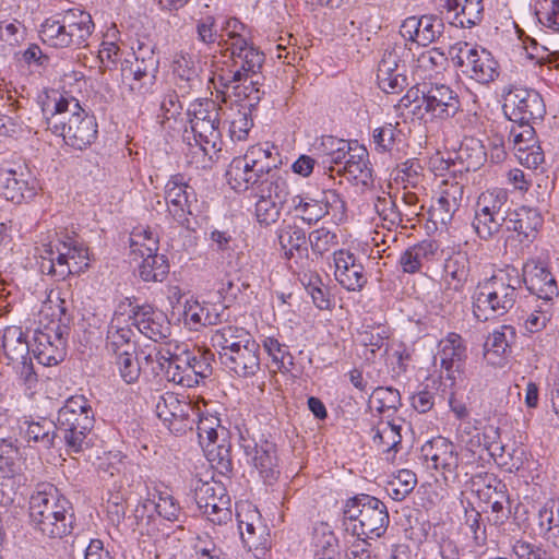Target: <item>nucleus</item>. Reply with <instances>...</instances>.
Segmentation results:
<instances>
[{
	"label": "nucleus",
	"mask_w": 559,
	"mask_h": 559,
	"mask_svg": "<svg viewBox=\"0 0 559 559\" xmlns=\"http://www.w3.org/2000/svg\"><path fill=\"white\" fill-rule=\"evenodd\" d=\"M278 151L267 143L249 147L245 155L233 158L226 178L236 191L252 189L255 202L254 215L261 226L276 223L288 194L287 171L280 168Z\"/></svg>",
	"instance_id": "obj_1"
},
{
	"label": "nucleus",
	"mask_w": 559,
	"mask_h": 559,
	"mask_svg": "<svg viewBox=\"0 0 559 559\" xmlns=\"http://www.w3.org/2000/svg\"><path fill=\"white\" fill-rule=\"evenodd\" d=\"M29 520L35 531L49 538H62L72 533V503L57 487L40 484L29 498Z\"/></svg>",
	"instance_id": "obj_2"
},
{
	"label": "nucleus",
	"mask_w": 559,
	"mask_h": 559,
	"mask_svg": "<svg viewBox=\"0 0 559 559\" xmlns=\"http://www.w3.org/2000/svg\"><path fill=\"white\" fill-rule=\"evenodd\" d=\"M503 112L512 122L509 130V141L518 151L533 144L535 136L534 124L542 121L546 115V105L542 95L527 87L512 86L504 94Z\"/></svg>",
	"instance_id": "obj_3"
},
{
	"label": "nucleus",
	"mask_w": 559,
	"mask_h": 559,
	"mask_svg": "<svg viewBox=\"0 0 559 559\" xmlns=\"http://www.w3.org/2000/svg\"><path fill=\"white\" fill-rule=\"evenodd\" d=\"M520 289L518 269L508 266L498 271L476 286L473 294L474 316L483 322L504 316L514 307Z\"/></svg>",
	"instance_id": "obj_4"
},
{
	"label": "nucleus",
	"mask_w": 559,
	"mask_h": 559,
	"mask_svg": "<svg viewBox=\"0 0 559 559\" xmlns=\"http://www.w3.org/2000/svg\"><path fill=\"white\" fill-rule=\"evenodd\" d=\"M95 418L92 406L83 395L69 397L59 409L56 430L63 439L67 451L79 453L91 447L88 438Z\"/></svg>",
	"instance_id": "obj_5"
},
{
	"label": "nucleus",
	"mask_w": 559,
	"mask_h": 559,
	"mask_svg": "<svg viewBox=\"0 0 559 559\" xmlns=\"http://www.w3.org/2000/svg\"><path fill=\"white\" fill-rule=\"evenodd\" d=\"M353 535L374 539L384 535L390 523L388 507L380 499L359 493L346 500L343 509Z\"/></svg>",
	"instance_id": "obj_6"
},
{
	"label": "nucleus",
	"mask_w": 559,
	"mask_h": 559,
	"mask_svg": "<svg viewBox=\"0 0 559 559\" xmlns=\"http://www.w3.org/2000/svg\"><path fill=\"white\" fill-rule=\"evenodd\" d=\"M45 254H55L60 278L81 274L90 267L88 247L76 235L56 233L55 239L43 243Z\"/></svg>",
	"instance_id": "obj_7"
},
{
	"label": "nucleus",
	"mask_w": 559,
	"mask_h": 559,
	"mask_svg": "<svg viewBox=\"0 0 559 559\" xmlns=\"http://www.w3.org/2000/svg\"><path fill=\"white\" fill-rule=\"evenodd\" d=\"M456 68L467 78L480 84H489L499 76L498 62L485 48H472L467 43H457L449 50Z\"/></svg>",
	"instance_id": "obj_8"
},
{
	"label": "nucleus",
	"mask_w": 559,
	"mask_h": 559,
	"mask_svg": "<svg viewBox=\"0 0 559 559\" xmlns=\"http://www.w3.org/2000/svg\"><path fill=\"white\" fill-rule=\"evenodd\" d=\"M191 359L187 344L168 343L156 352V360L165 369L168 381L185 388L198 385V379L192 376Z\"/></svg>",
	"instance_id": "obj_9"
},
{
	"label": "nucleus",
	"mask_w": 559,
	"mask_h": 559,
	"mask_svg": "<svg viewBox=\"0 0 559 559\" xmlns=\"http://www.w3.org/2000/svg\"><path fill=\"white\" fill-rule=\"evenodd\" d=\"M421 455L428 468L440 473L447 486L460 483L463 468L454 444L445 438H437L421 448Z\"/></svg>",
	"instance_id": "obj_10"
},
{
	"label": "nucleus",
	"mask_w": 559,
	"mask_h": 559,
	"mask_svg": "<svg viewBox=\"0 0 559 559\" xmlns=\"http://www.w3.org/2000/svg\"><path fill=\"white\" fill-rule=\"evenodd\" d=\"M157 417L175 433L192 430L199 417V411L189 402L180 401L173 392L154 396Z\"/></svg>",
	"instance_id": "obj_11"
},
{
	"label": "nucleus",
	"mask_w": 559,
	"mask_h": 559,
	"mask_svg": "<svg viewBox=\"0 0 559 559\" xmlns=\"http://www.w3.org/2000/svg\"><path fill=\"white\" fill-rule=\"evenodd\" d=\"M238 25L243 27L236 19L226 22L225 29H233L227 33L228 38L225 43L227 50L230 51L231 63L240 72H245V76L248 79L261 71L265 56L258 47L236 32Z\"/></svg>",
	"instance_id": "obj_12"
},
{
	"label": "nucleus",
	"mask_w": 559,
	"mask_h": 559,
	"mask_svg": "<svg viewBox=\"0 0 559 559\" xmlns=\"http://www.w3.org/2000/svg\"><path fill=\"white\" fill-rule=\"evenodd\" d=\"M247 462L252 464L259 472L260 477L266 485H272L280 476L278 456L275 443L267 440H260L240 437Z\"/></svg>",
	"instance_id": "obj_13"
},
{
	"label": "nucleus",
	"mask_w": 559,
	"mask_h": 559,
	"mask_svg": "<svg viewBox=\"0 0 559 559\" xmlns=\"http://www.w3.org/2000/svg\"><path fill=\"white\" fill-rule=\"evenodd\" d=\"M130 312L128 320L145 337L160 342L167 338L171 333V325L166 314L148 304L134 305L127 299Z\"/></svg>",
	"instance_id": "obj_14"
},
{
	"label": "nucleus",
	"mask_w": 559,
	"mask_h": 559,
	"mask_svg": "<svg viewBox=\"0 0 559 559\" xmlns=\"http://www.w3.org/2000/svg\"><path fill=\"white\" fill-rule=\"evenodd\" d=\"M424 114L430 118L449 119L461 109L457 93L443 83L424 84L423 87Z\"/></svg>",
	"instance_id": "obj_15"
},
{
	"label": "nucleus",
	"mask_w": 559,
	"mask_h": 559,
	"mask_svg": "<svg viewBox=\"0 0 559 559\" xmlns=\"http://www.w3.org/2000/svg\"><path fill=\"white\" fill-rule=\"evenodd\" d=\"M521 286L524 284L527 290L536 295L543 302H552L558 297V284L546 262L530 259L520 273Z\"/></svg>",
	"instance_id": "obj_16"
},
{
	"label": "nucleus",
	"mask_w": 559,
	"mask_h": 559,
	"mask_svg": "<svg viewBox=\"0 0 559 559\" xmlns=\"http://www.w3.org/2000/svg\"><path fill=\"white\" fill-rule=\"evenodd\" d=\"M62 122L53 121L55 134L62 136L64 143L74 150H85L97 139L98 126L96 118L84 109L81 114L72 115L68 120V128Z\"/></svg>",
	"instance_id": "obj_17"
},
{
	"label": "nucleus",
	"mask_w": 559,
	"mask_h": 559,
	"mask_svg": "<svg viewBox=\"0 0 559 559\" xmlns=\"http://www.w3.org/2000/svg\"><path fill=\"white\" fill-rule=\"evenodd\" d=\"M404 50L401 46L386 48L379 61L377 81L386 94H399L408 85L404 64H401Z\"/></svg>",
	"instance_id": "obj_18"
},
{
	"label": "nucleus",
	"mask_w": 559,
	"mask_h": 559,
	"mask_svg": "<svg viewBox=\"0 0 559 559\" xmlns=\"http://www.w3.org/2000/svg\"><path fill=\"white\" fill-rule=\"evenodd\" d=\"M165 200L168 213L181 226H189L191 205L197 202L195 192L188 185L182 174L170 177L165 188Z\"/></svg>",
	"instance_id": "obj_19"
},
{
	"label": "nucleus",
	"mask_w": 559,
	"mask_h": 559,
	"mask_svg": "<svg viewBox=\"0 0 559 559\" xmlns=\"http://www.w3.org/2000/svg\"><path fill=\"white\" fill-rule=\"evenodd\" d=\"M444 27L443 20L436 14L413 15L403 21L400 34L405 40L426 47L442 36Z\"/></svg>",
	"instance_id": "obj_20"
},
{
	"label": "nucleus",
	"mask_w": 559,
	"mask_h": 559,
	"mask_svg": "<svg viewBox=\"0 0 559 559\" xmlns=\"http://www.w3.org/2000/svg\"><path fill=\"white\" fill-rule=\"evenodd\" d=\"M0 193L9 201L21 203L35 194L31 171L24 165L0 167Z\"/></svg>",
	"instance_id": "obj_21"
},
{
	"label": "nucleus",
	"mask_w": 559,
	"mask_h": 559,
	"mask_svg": "<svg viewBox=\"0 0 559 559\" xmlns=\"http://www.w3.org/2000/svg\"><path fill=\"white\" fill-rule=\"evenodd\" d=\"M439 357L442 372L445 373V378L453 385L464 373L467 359V347L462 336L456 333H449L440 342Z\"/></svg>",
	"instance_id": "obj_22"
},
{
	"label": "nucleus",
	"mask_w": 559,
	"mask_h": 559,
	"mask_svg": "<svg viewBox=\"0 0 559 559\" xmlns=\"http://www.w3.org/2000/svg\"><path fill=\"white\" fill-rule=\"evenodd\" d=\"M246 338L241 347L221 360L229 372L241 378L252 377L260 370V345L251 334Z\"/></svg>",
	"instance_id": "obj_23"
},
{
	"label": "nucleus",
	"mask_w": 559,
	"mask_h": 559,
	"mask_svg": "<svg viewBox=\"0 0 559 559\" xmlns=\"http://www.w3.org/2000/svg\"><path fill=\"white\" fill-rule=\"evenodd\" d=\"M159 67L126 59L121 64V75L128 84L129 90L139 95L145 96L154 92L157 82Z\"/></svg>",
	"instance_id": "obj_24"
},
{
	"label": "nucleus",
	"mask_w": 559,
	"mask_h": 559,
	"mask_svg": "<svg viewBox=\"0 0 559 559\" xmlns=\"http://www.w3.org/2000/svg\"><path fill=\"white\" fill-rule=\"evenodd\" d=\"M41 110L46 119L47 129L55 134L53 121L62 122L60 126L64 124V129H67L69 118L72 115L81 114L83 108L76 98L52 91L41 102Z\"/></svg>",
	"instance_id": "obj_25"
},
{
	"label": "nucleus",
	"mask_w": 559,
	"mask_h": 559,
	"mask_svg": "<svg viewBox=\"0 0 559 559\" xmlns=\"http://www.w3.org/2000/svg\"><path fill=\"white\" fill-rule=\"evenodd\" d=\"M335 278L348 292H360L367 283L364 266L354 253L340 250L334 252Z\"/></svg>",
	"instance_id": "obj_26"
},
{
	"label": "nucleus",
	"mask_w": 559,
	"mask_h": 559,
	"mask_svg": "<svg viewBox=\"0 0 559 559\" xmlns=\"http://www.w3.org/2000/svg\"><path fill=\"white\" fill-rule=\"evenodd\" d=\"M144 250L139 249L142 262L139 265V276L144 282H163L169 273L168 260L164 254H158V239L150 238L144 243Z\"/></svg>",
	"instance_id": "obj_27"
},
{
	"label": "nucleus",
	"mask_w": 559,
	"mask_h": 559,
	"mask_svg": "<svg viewBox=\"0 0 559 559\" xmlns=\"http://www.w3.org/2000/svg\"><path fill=\"white\" fill-rule=\"evenodd\" d=\"M226 306L221 302L187 301L185 306V321L190 329L198 331L206 325H216L224 320Z\"/></svg>",
	"instance_id": "obj_28"
},
{
	"label": "nucleus",
	"mask_w": 559,
	"mask_h": 559,
	"mask_svg": "<svg viewBox=\"0 0 559 559\" xmlns=\"http://www.w3.org/2000/svg\"><path fill=\"white\" fill-rule=\"evenodd\" d=\"M334 173L338 176L346 177L347 180L368 186L372 182V168L369 160V153L364 145L354 144V157L352 163L346 166L336 168L331 166L330 177H334Z\"/></svg>",
	"instance_id": "obj_29"
},
{
	"label": "nucleus",
	"mask_w": 559,
	"mask_h": 559,
	"mask_svg": "<svg viewBox=\"0 0 559 559\" xmlns=\"http://www.w3.org/2000/svg\"><path fill=\"white\" fill-rule=\"evenodd\" d=\"M371 144L376 153L397 157L406 145L405 134L399 122H385L372 130Z\"/></svg>",
	"instance_id": "obj_30"
},
{
	"label": "nucleus",
	"mask_w": 559,
	"mask_h": 559,
	"mask_svg": "<svg viewBox=\"0 0 559 559\" xmlns=\"http://www.w3.org/2000/svg\"><path fill=\"white\" fill-rule=\"evenodd\" d=\"M134 332L124 319L123 313L116 310L108 325L106 349L112 355L126 354V352L135 349L131 341Z\"/></svg>",
	"instance_id": "obj_31"
},
{
	"label": "nucleus",
	"mask_w": 559,
	"mask_h": 559,
	"mask_svg": "<svg viewBox=\"0 0 559 559\" xmlns=\"http://www.w3.org/2000/svg\"><path fill=\"white\" fill-rule=\"evenodd\" d=\"M354 144L358 141H347L334 136H323L321 148L323 152L322 164L325 169L324 174L330 173L331 166L340 168L352 163L354 157Z\"/></svg>",
	"instance_id": "obj_32"
},
{
	"label": "nucleus",
	"mask_w": 559,
	"mask_h": 559,
	"mask_svg": "<svg viewBox=\"0 0 559 559\" xmlns=\"http://www.w3.org/2000/svg\"><path fill=\"white\" fill-rule=\"evenodd\" d=\"M543 216L536 209L522 206L510 212L506 222L507 231H515L522 236L521 241L534 238L543 225Z\"/></svg>",
	"instance_id": "obj_33"
},
{
	"label": "nucleus",
	"mask_w": 559,
	"mask_h": 559,
	"mask_svg": "<svg viewBox=\"0 0 559 559\" xmlns=\"http://www.w3.org/2000/svg\"><path fill=\"white\" fill-rule=\"evenodd\" d=\"M444 8L453 13L451 24L462 28H472L483 20V0H447Z\"/></svg>",
	"instance_id": "obj_34"
},
{
	"label": "nucleus",
	"mask_w": 559,
	"mask_h": 559,
	"mask_svg": "<svg viewBox=\"0 0 559 559\" xmlns=\"http://www.w3.org/2000/svg\"><path fill=\"white\" fill-rule=\"evenodd\" d=\"M464 188L459 182L443 181L437 205L433 207V215L441 224L451 223L454 214L459 211L463 201Z\"/></svg>",
	"instance_id": "obj_35"
},
{
	"label": "nucleus",
	"mask_w": 559,
	"mask_h": 559,
	"mask_svg": "<svg viewBox=\"0 0 559 559\" xmlns=\"http://www.w3.org/2000/svg\"><path fill=\"white\" fill-rule=\"evenodd\" d=\"M173 73L176 86L182 94H188L201 85L199 70L192 56L176 55L173 61Z\"/></svg>",
	"instance_id": "obj_36"
},
{
	"label": "nucleus",
	"mask_w": 559,
	"mask_h": 559,
	"mask_svg": "<svg viewBox=\"0 0 559 559\" xmlns=\"http://www.w3.org/2000/svg\"><path fill=\"white\" fill-rule=\"evenodd\" d=\"M0 350L11 362L28 359L29 345L20 326H7L0 332Z\"/></svg>",
	"instance_id": "obj_37"
},
{
	"label": "nucleus",
	"mask_w": 559,
	"mask_h": 559,
	"mask_svg": "<svg viewBox=\"0 0 559 559\" xmlns=\"http://www.w3.org/2000/svg\"><path fill=\"white\" fill-rule=\"evenodd\" d=\"M438 250L432 240H423L403 251L399 264L404 273L415 274L420 271L424 261L431 260Z\"/></svg>",
	"instance_id": "obj_38"
},
{
	"label": "nucleus",
	"mask_w": 559,
	"mask_h": 559,
	"mask_svg": "<svg viewBox=\"0 0 559 559\" xmlns=\"http://www.w3.org/2000/svg\"><path fill=\"white\" fill-rule=\"evenodd\" d=\"M276 236L285 259L290 260L295 251L307 253L306 231L298 225L284 221L277 228Z\"/></svg>",
	"instance_id": "obj_39"
},
{
	"label": "nucleus",
	"mask_w": 559,
	"mask_h": 559,
	"mask_svg": "<svg viewBox=\"0 0 559 559\" xmlns=\"http://www.w3.org/2000/svg\"><path fill=\"white\" fill-rule=\"evenodd\" d=\"M64 19L70 33L71 45L74 47L84 46L94 28L92 16L81 10H70L64 13Z\"/></svg>",
	"instance_id": "obj_40"
},
{
	"label": "nucleus",
	"mask_w": 559,
	"mask_h": 559,
	"mask_svg": "<svg viewBox=\"0 0 559 559\" xmlns=\"http://www.w3.org/2000/svg\"><path fill=\"white\" fill-rule=\"evenodd\" d=\"M372 441L386 454L388 460L393 459L402 442L401 426L391 421L380 423L374 429Z\"/></svg>",
	"instance_id": "obj_41"
},
{
	"label": "nucleus",
	"mask_w": 559,
	"mask_h": 559,
	"mask_svg": "<svg viewBox=\"0 0 559 559\" xmlns=\"http://www.w3.org/2000/svg\"><path fill=\"white\" fill-rule=\"evenodd\" d=\"M210 252L215 260L217 269H225L226 260L233 257L236 240L228 230L213 229L209 234Z\"/></svg>",
	"instance_id": "obj_42"
},
{
	"label": "nucleus",
	"mask_w": 559,
	"mask_h": 559,
	"mask_svg": "<svg viewBox=\"0 0 559 559\" xmlns=\"http://www.w3.org/2000/svg\"><path fill=\"white\" fill-rule=\"evenodd\" d=\"M193 138L205 155L217 153L222 150L219 124L194 121L190 124Z\"/></svg>",
	"instance_id": "obj_43"
},
{
	"label": "nucleus",
	"mask_w": 559,
	"mask_h": 559,
	"mask_svg": "<svg viewBox=\"0 0 559 559\" xmlns=\"http://www.w3.org/2000/svg\"><path fill=\"white\" fill-rule=\"evenodd\" d=\"M69 319H63V323L59 329L52 328L55 331L53 344L50 347H45L41 352H36L34 356L39 364L44 366H55L63 360L66 356V346L68 341V324Z\"/></svg>",
	"instance_id": "obj_44"
},
{
	"label": "nucleus",
	"mask_w": 559,
	"mask_h": 559,
	"mask_svg": "<svg viewBox=\"0 0 559 559\" xmlns=\"http://www.w3.org/2000/svg\"><path fill=\"white\" fill-rule=\"evenodd\" d=\"M296 216L308 225H312L328 215V210L319 199L308 195H296L292 200Z\"/></svg>",
	"instance_id": "obj_45"
},
{
	"label": "nucleus",
	"mask_w": 559,
	"mask_h": 559,
	"mask_svg": "<svg viewBox=\"0 0 559 559\" xmlns=\"http://www.w3.org/2000/svg\"><path fill=\"white\" fill-rule=\"evenodd\" d=\"M445 278L454 282L453 288H463L469 275V260L465 252H455L445 259L443 264Z\"/></svg>",
	"instance_id": "obj_46"
},
{
	"label": "nucleus",
	"mask_w": 559,
	"mask_h": 559,
	"mask_svg": "<svg viewBox=\"0 0 559 559\" xmlns=\"http://www.w3.org/2000/svg\"><path fill=\"white\" fill-rule=\"evenodd\" d=\"M248 79L245 76V72H240L234 64L231 63L227 69H222L221 72H216L212 79L211 83L215 88L216 93L223 95V100L225 102L226 93L233 88L234 94L238 97L241 96L240 85L238 83L246 82Z\"/></svg>",
	"instance_id": "obj_47"
},
{
	"label": "nucleus",
	"mask_w": 559,
	"mask_h": 559,
	"mask_svg": "<svg viewBox=\"0 0 559 559\" xmlns=\"http://www.w3.org/2000/svg\"><path fill=\"white\" fill-rule=\"evenodd\" d=\"M476 211L488 212L508 218L511 210L508 206V193L503 189H493L483 192L476 203Z\"/></svg>",
	"instance_id": "obj_48"
},
{
	"label": "nucleus",
	"mask_w": 559,
	"mask_h": 559,
	"mask_svg": "<svg viewBox=\"0 0 559 559\" xmlns=\"http://www.w3.org/2000/svg\"><path fill=\"white\" fill-rule=\"evenodd\" d=\"M507 219L506 216L475 211L473 227L479 238L487 240L507 230Z\"/></svg>",
	"instance_id": "obj_49"
},
{
	"label": "nucleus",
	"mask_w": 559,
	"mask_h": 559,
	"mask_svg": "<svg viewBox=\"0 0 559 559\" xmlns=\"http://www.w3.org/2000/svg\"><path fill=\"white\" fill-rule=\"evenodd\" d=\"M542 531L551 533L552 545L559 549V499H549L538 511Z\"/></svg>",
	"instance_id": "obj_50"
},
{
	"label": "nucleus",
	"mask_w": 559,
	"mask_h": 559,
	"mask_svg": "<svg viewBox=\"0 0 559 559\" xmlns=\"http://www.w3.org/2000/svg\"><path fill=\"white\" fill-rule=\"evenodd\" d=\"M24 438L29 442H40L45 448L53 447L55 439L59 437L56 423L41 418L39 421H25Z\"/></svg>",
	"instance_id": "obj_51"
},
{
	"label": "nucleus",
	"mask_w": 559,
	"mask_h": 559,
	"mask_svg": "<svg viewBox=\"0 0 559 559\" xmlns=\"http://www.w3.org/2000/svg\"><path fill=\"white\" fill-rule=\"evenodd\" d=\"M369 403L370 407H374L379 414L386 412L394 414L402 405L399 390L391 386H378L373 389L369 397Z\"/></svg>",
	"instance_id": "obj_52"
},
{
	"label": "nucleus",
	"mask_w": 559,
	"mask_h": 559,
	"mask_svg": "<svg viewBox=\"0 0 559 559\" xmlns=\"http://www.w3.org/2000/svg\"><path fill=\"white\" fill-rule=\"evenodd\" d=\"M238 528L241 535L242 543L249 549L263 548L266 544V527L261 523L255 525L252 521H238Z\"/></svg>",
	"instance_id": "obj_53"
},
{
	"label": "nucleus",
	"mask_w": 559,
	"mask_h": 559,
	"mask_svg": "<svg viewBox=\"0 0 559 559\" xmlns=\"http://www.w3.org/2000/svg\"><path fill=\"white\" fill-rule=\"evenodd\" d=\"M134 354L135 349L115 355V365L121 379L128 384L135 383L141 374V367Z\"/></svg>",
	"instance_id": "obj_54"
},
{
	"label": "nucleus",
	"mask_w": 559,
	"mask_h": 559,
	"mask_svg": "<svg viewBox=\"0 0 559 559\" xmlns=\"http://www.w3.org/2000/svg\"><path fill=\"white\" fill-rule=\"evenodd\" d=\"M190 353L193 357L191 359L192 376L198 379L199 385L200 382L212 376L213 354L210 350H202L195 347L190 348Z\"/></svg>",
	"instance_id": "obj_55"
},
{
	"label": "nucleus",
	"mask_w": 559,
	"mask_h": 559,
	"mask_svg": "<svg viewBox=\"0 0 559 559\" xmlns=\"http://www.w3.org/2000/svg\"><path fill=\"white\" fill-rule=\"evenodd\" d=\"M264 349L272 357V361L278 370L289 371L294 366V358L287 350V346L281 344L276 338L267 337L264 341Z\"/></svg>",
	"instance_id": "obj_56"
},
{
	"label": "nucleus",
	"mask_w": 559,
	"mask_h": 559,
	"mask_svg": "<svg viewBox=\"0 0 559 559\" xmlns=\"http://www.w3.org/2000/svg\"><path fill=\"white\" fill-rule=\"evenodd\" d=\"M207 448V459L212 466L221 474L228 475L233 471V461L230 454V444L222 443Z\"/></svg>",
	"instance_id": "obj_57"
},
{
	"label": "nucleus",
	"mask_w": 559,
	"mask_h": 559,
	"mask_svg": "<svg viewBox=\"0 0 559 559\" xmlns=\"http://www.w3.org/2000/svg\"><path fill=\"white\" fill-rule=\"evenodd\" d=\"M308 240L312 252L320 257L330 251L338 242L337 235L325 227L312 230L308 236Z\"/></svg>",
	"instance_id": "obj_58"
},
{
	"label": "nucleus",
	"mask_w": 559,
	"mask_h": 559,
	"mask_svg": "<svg viewBox=\"0 0 559 559\" xmlns=\"http://www.w3.org/2000/svg\"><path fill=\"white\" fill-rule=\"evenodd\" d=\"M552 314V302H540L527 316L524 322V328L528 333H536L546 328Z\"/></svg>",
	"instance_id": "obj_59"
},
{
	"label": "nucleus",
	"mask_w": 559,
	"mask_h": 559,
	"mask_svg": "<svg viewBox=\"0 0 559 559\" xmlns=\"http://www.w3.org/2000/svg\"><path fill=\"white\" fill-rule=\"evenodd\" d=\"M195 33L199 41L205 45L218 43L221 45L223 35L218 34L216 19L213 15H203L195 21Z\"/></svg>",
	"instance_id": "obj_60"
},
{
	"label": "nucleus",
	"mask_w": 559,
	"mask_h": 559,
	"mask_svg": "<svg viewBox=\"0 0 559 559\" xmlns=\"http://www.w3.org/2000/svg\"><path fill=\"white\" fill-rule=\"evenodd\" d=\"M199 509L207 516V519L214 524H222L227 522L231 512L228 509L229 498H223L216 502L197 503Z\"/></svg>",
	"instance_id": "obj_61"
},
{
	"label": "nucleus",
	"mask_w": 559,
	"mask_h": 559,
	"mask_svg": "<svg viewBox=\"0 0 559 559\" xmlns=\"http://www.w3.org/2000/svg\"><path fill=\"white\" fill-rule=\"evenodd\" d=\"M157 513L167 521L179 522L185 516L179 502L169 493L160 492L155 503Z\"/></svg>",
	"instance_id": "obj_62"
},
{
	"label": "nucleus",
	"mask_w": 559,
	"mask_h": 559,
	"mask_svg": "<svg viewBox=\"0 0 559 559\" xmlns=\"http://www.w3.org/2000/svg\"><path fill=\"white\" fill-rule=\"evenodd\" d=\"M374 210L390 225H400L402 223V214L391 195L378 197L374 201Z\"/></svg>",
	"instance_id": "obj_63"
},
{
	"label": "nucleus",
	"mask_w": 559,
	"mask_h": 559,
	"mask_svg": "<svg viewBox=\"0 0 559 559\" xmlns=\"http://www.w3.org/2000/svg\"><path fill=\"white\" fill-rule=\"evenodd\" d=\"M338 540L334 533L330 530H324L316 542V558L320 559H336Z\"/></svg>",
	"instance_id": "obj_64"
}]
</instances>
